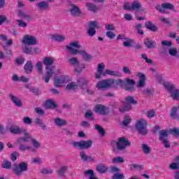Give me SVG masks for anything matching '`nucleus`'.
I'll return each instance as SVG.
<instances>
[{"label": "nucleus", "instance_id": "nucleus-18", "mask_svg": "<svg viewBox=\"0 0 179 179\" xmlns=\"http://www.w3.org/2000/svg\"><path fill=\"white\" fill-rule=\"evenodd\" d=\"M8 97H10V100L13 103L16 107H22L23 105V103H22V100L19 99L17 96L13 95V94H10L8 95Z\"/></svg>", "mask_w": 179, "mask_h": 179}, {"label": "nucleus", "instance_id": "nucleus-42", "mask_svg": "<svg viewBox=\"0 0 179 179\" xmlns=\"http://www.w3.org/2000/svg\"><path fill=\"white\" fill-rule=\"evenodd\" d=\"M141 148L145 155H149L150 153V147L148 144H142Z\"/></svg>", "mask_w": 179, "mask_h": 179}, {"label": "nucleus", "instance_id": "nucleus-15", "mask_svg": "<svg viewBox=\"0 0 179 179\" xmlns=\"http://www.w3.org/2000/svg\"><path fill=\"white\" fill-rule=\"evenodd\" d=\"M123 86H126V90H128L129 92H134L135 90V87L134 86L135 85V80L133 79L126 78L124 80Z\"/></svg>", "mask_w": 179, "mask_h": 179}, {"label": "nucleus", "instance_id": "nucleus-13", "mask_svg": "<svg viewBox=\"0 0 179 179\" xmlns=\"http://www.w3.org/2000/svg\"><path fill=\"white\" fill-rule=\"evenodd\" d=\"M9 131L10 134H13V135H19L20 134H24L25 136H27L29 135V133H27V131L24 130V129H21L18 127L12 126L9 128Z\"/></svg>", "mask_w": 179, "mask_h": 179}, {"label": "nucleus", "instance_id": "nucleus-49", "mask_svg": "<svg viewBox=\"0 0 179 179\" xmlns=\"http://www.w3.org/2000/svg\"><path fill=\"white\" fill-rule=\"evenodd\" d=\"M71 65H79V60L76 57H71L69 59Z\"/></svg>", "mask_w": 179, "mask_h": 179}, {"label": "nucleus", "instance_id": "nucleus-14", "mask_svg": "<svg viewBox=\"0 0 179 179\" xmlns=\"http://www.w3.org/2000/svg\"><path fill=\"white\" fill-rule=\"evenodd\" d=\"M89 29H87V34L90 37H93L96 34V27H97V22L90 21L88 22Z\"/></svg>", "mask_w": 179, "mask_h": 179}, {"label": "nucleus", "instance_id": "nucleus-25", "mask_svg": "<svg viewBox=\"0 0 179 179\" xmlns=\"http://www.w3.org/2000/svg\"><path fill=\"white\" fill-rule=\"evenodd\" d=\"M69 11L72 16H80V9L76 6H72Z\"/></svg>", "mask_w": 179, "mask_h": 179}, {"label": "nucleus", "instance_id": "nucleus-24", "mask_svg": "<svg viewBox=\"0 0 179 179\" xmlns=\"http://www.w3.org/2000/svg\"><path fill=\"white\" fill-rule=\"evenodd\" d=\"M123 104L131 106V104H138V101H135L134 96H127L124 100L122 101Z\"/></svg>", "mask_w": 179, "mask_h": 179}, {"label": "nucleus", "instance_id": "nucleus-4", "mask_svg": "<svg viewBox=\"0 0 179 179\" xmlns=\"http://www.w3.org/2000/svg\"><path fill=\"white\" fill-rule=\"evenodd\" d=\"M117 141L118 142L115 141H112L110 142L111 147L114 148V146H117V150H124L127 146H129V145H131V143H129L125 137L119 138Z\"/></svg>", "mask_w": 179, "mask_h": 179}, {"label": "nucleus", "instance_id": "nucleus-22", "mask_svg": "<svg viewBox=\"0 0 179 179\" xmlns=\"http://www.w3.org/2000/svg\"><path fill=\"white\" fill-rule=\"evenodd\" d=\"M36 5L39 10H48L50 9V6L45 1L36 3Z\"/></svg>", "mask_w": 179, "mask_h": 179}, {"label": "nucleus", "instance_id": "nucleus-33", "mask_svg": "<svg viewBox=\"0 0 179 179\" xmlns=\"http://www.w3.org/2000/svg\"><path fill=\"white\" fill-rule=\"evenodd\" d=\"M169 137V132L166 129H162L159 131V141H164Z\"/></svg>", "mask_w": 179, "mask_h": 179}, {"label": "nucleus", "instance_id": "nucleus-10", "mask_svg": "<svg viewBox=\"0 0 179 179\" xmlns=\"http://www.w3.org/2000/svg\"><path fill=\"white\" fill-rule=\"evenodd\" d=\"M22 43L27 44V45H36L37 44V37L29 34L24 35Z\"/></svg>", "mask_w": 179, "mask_h": 179}, {"label": "nucleus", "instance_id": "nucleus-54", "mask_svg": "<svg viewBox=\"0 0 179 179\" xmlns=\"http://www.w3.org/2000/svg\"><path fill=\"white\" fill-rule=\"evenodd\" d=\"M169 52L172 57H176V55L178 54V52L177 51V49L176 48H172L169 49Z\"/></svg>", "mask_w": 179, "mask_h": 179}, {"label": "nucleus", "instance_id": "nucleus-19", "mask_svg": "<svg viewBox=\"0 0 179 179\" xmlns=\"http://www.w3.org/2000/svg\"><path fill=\"white\" fill-rule=\"evenodd\" d=\"M144 44L145 47L148 48V50H151L152 48H156V45H157L156 41L149 38H147L144 40Z\"/></svg>", "mask_w": 179, "mask_h": 179}, {"label": "nucleus", "instance_id": "nucleus-48", "mask_svg": "<svg viewBox=\"0 0 179 179\" xmlns=\"http://www.w3.org/2000/svg\"><path fill=\"white\" fill-rule=\"evenodd\" d=\"M113 163H124V158L122 157L117 156L112 159Z\"/></svg>", "mask_w": 179, "mask_h": 179}, {"label": "nucleus", "instance_id": "nucleus-20", "mask_svg": "<svg viewBox=\"0 0 179 179\" xmlns=\"http://www.w3.org/2000/svg\"><path fill=\"white\" fill-rule=\"evenodd\" d=\"M80 157L83 162H94V158L92 156H88L86 155L85 151L80 152Z\"/></svg>", "mask_w": 179, "mask_h": 179}, {"label": "nucleus", "instance_id": "nucleus-1", "mask_svg": "<svg viewBox=\"0 0 179 179\" xmlns=\"http://www.w3.org/2000/svg\"><path fill=\"white\" fill-rule=\"evenodd\" d=\"M96 86L98 90H103V89H110V87H117V86H120L122 87L124 86V82L120 78L117 80L109 78L98 82Z\"/></svg>", "mask_w": 179, "mask_h": 179}, {"label": "nucleus", "instance_id": "nucleus-28", "mask_svg": "<svg viewBox=\"0 0 179 179\" xmlns=\"http://www.w3.org/2000/svg\"><path fill=\"white\" fill-rule=\"evenodd\" d=\"M45 108H49L50 110H54V108H57V106L54 101L50 99L45 101Z\"/></svg>", "mask_w": 179, "mask_h": 179}, {"label": "nucleus", "instance_id": "nucleus-38", "mask_svg": "<svg viewBox=\"0 0 179 179\" xmlns=\"http://www.w3.org/2000/svg\"><path fill=\"white\" fill-rule=\"evenodd\" d=\"M66 48L69 50V51H70L72 55H78V54H80V52H82V50H78L77 49H74L73 48L69 45H67Z\"/></svg>", "mask_w": 179, "mask_h": 179}, {"label": "nucleus", "instance_id": "nucleus-32", "mask_svg": "<svg viewBox=\"0 0 179 179\" xmlns=\"http://www.w3.org/2000/svg\"><path fill=\"white\" fill-rule=\"evenodd\" d=\"M66 170H68V166H63L59 170H57V173L58 177L59 178H62V177H65V173H66Z\"/></svg>", "mask_w": 179, "mask_h": 179}, {"label": "nucleus", "instance_id": "nucleus-12", "mask_svg": "<svg viewBox=\"0 0 179 179\" xmlns=\"http://www.w3.org/2000/svg\"><path fill=\"white\" fill-rule=\"evenodd\" d=\"M94 112L101 115H107L110 113V109L106 106L98 104L94 107Z\"/></svg>", "mask_w": 179, "mask_h": 179}, {"label": "nucleus", "instance_id": "nucleus-37", "mask_svg": "<svg viewBox=\"0 0 179 179\" xmlns=\"http://www.w3.org/2000/svg\"><path fill=\"white\" fill-rule=\"evenodd\" d=\"M85 176H90L89 179H99L94 177V171L92 169L84 171Z\"/></svg>", "mask_w": 179, "mask_h": 179}, {"label": "nucleus", "instance_id": "nucleus-43", "mask_svg": "<svg viewBox=\"0 0 179 179\" xmlns=\"http://www.w3.org/2000/svg\"><path fill=\"white\" fill-rule=\"evenodd\" d=\"M18 16L22 17V19H25L26 20H31V17L30 15H26L22 10L18 11Z\"/></svg>", "mask_w": 179, "mask_h": 179}, {"label": "nucleus", "instance_id": "nucleus-57", "mask_svg": "<svg viewBox=\"0 0 179 179\" xmlns=\"http://www.w3.org/2000/svg\"><path fill=\"white\" fill-rule=\"evenodd\" d=\"M19 150L21 152H24V150H30V146H27L26 145L20 144L19 146Z\"/></svg>", "mask_w": 179, "mask_h": 179}, {"label": "nucleus", "instance_id": "nucleus-5", "mask_svg": "<svg viewBox=\"0 0 179 179\" xmlns=\"http://www.w3.org/2000/svg\"><path fill=\"white\" fill-rule=\"evenodd\" d=\"M136 129L140 135L145 136L148 135V121L146 120L141 119L138 120L136 123Z\"/></svg>", "mask_w": 179, "mask_h": 179}, {"label": "nucleus", "instance_id": "nucleus-16", "mask_svg": "<svg viewBox=\"0 0 179 179\" xmlns=\"http://www.w3.org/2000/svg\"><path fill=\"white\" fill-rule=\"evenodd\" d=\"M156 9L161 13H164L166 9L173 10V9H174V6L170 3H164L161 6H157Z\"/></svg>", "mask_w": 179, "mask_h": 179}, {"label": "nucleus", "instance_id": "nucleus-60", "mask_svg": "<svg viewBox=\"0 0 179 179\" xmlns=\"http://www.w3.org/2000/svg\"><path fill=\"white\" fill-rule=\"evenodd\" d=\"M106 30H108V31H111L113 30H115V27H114V24H108L105 26Z\"/></svg>", "mask_w": 179, "mask_h": 179}, {"label": "nucleus", "instance_id": "nucleus-40", "mask_svg": "<svg viewBox=\"0 0 179 179\" xmlns=\"http://www.w3.org/2000/svg\"><path fill=\"white\" fill-rule=\"evenodd\" d=\"M169 133L179 139V129L178 128H173L169 129Z\"/></svg>", "mask_w": 179, "mask_h": 179}, {"label": "nucleus", "instance_id": "nucleus-64", "mask_svg": "<svg viewBox=\"0 0 179 179\" xmlns=\"http://www.w3.org/2000/svg\"><path fill=\"white\" fill-rule=\"evenodd\" d=\"M31 143H32L34 148H40V143H38V141H36V139L31 138Z\"/></svg>", "mask_w": 179, "mask_h": 179}, {"label": "nucleus", "instance_id": "nucleus-6", "mask_svg": "<svg viewBox=\"0 0 179 179\" xmlns=\"http://www.w3.org/2000/svg\"><path fill=\"white\" fill-rule=\"evenodd\" d=\"M73 148L75 149H90L93 146V141L92 140H83L81 141H75L72 143Z\"/></svg>", "mask_w": 179, "mask_h": 179}, {"label": "nucleus", "instance_id": "nucleus-41", "mask_svg": "<svg viewBox=\"0 0 179 179\" xmlns=\"http://www.w3.org/2000/svg\"><path fill=\"white\" fill-rule=\"evenodd\" d=\"M177 110H178V106H173L171 111V117L174 120L178 118V116L177 115Z\"/></svg>", "mask_w": 179, "mask_h": 179}, {"label": "nucleus", "instance_id": "nucleus-45", "mask_svg": "<svg viewBox=\"0 0 179 179\" xmlns=\"http://www.w3.org/2000/svg\"><path fill=\"white\" fill-rule=\"evenodd\" d=\"M36 69L40 75H43V62H38L36 63Z\"/></svg>", "mask_w": 179, "mask_h": 179}, {"label": "nucleus", "instance_id": "nucleus-35", "mask_svg": "<svg viewBox=\"0 0 179 179\" xmlns=\"http://www.w3.org/2000/svg\"><path fill=\"white\" fill-rule=\"evenodd\" d=\"M129 167L130 170H137V171H141V170H143V165H139L136 164H131Z\"/></svg>", "mask_w": 179, "mask_h": 179}, {"label": "nucleus", "instance_id": "nucleus-31", "mask_svg": "<svg viewBox=\"0 0 179 179\" xmlns=\"http://www.w3.org/2000/svg\"><path fill=\"white\" fill-rule=\"evenodd\" d=\"M77 85L81 87V89H83V87H87V85H89V81L85 78H79L77 80Z\"/></svg>", "mask_w": 179, "mask_h": 179}, {"label": "nucleus", "instance_id": "nucleus-2", "mask_svg": "<svg viewBox=\"0 0 179 179\" xmlns=\"http://www.w3.org/2000/svg\"><path fill=\"white\" fill-rule=\"evenodd\" d=\"M43 65L46 66V74L43 77V80H44L45 83H48V82H50V79L52 78V75H54V72L55 71V66H51V65L54 64V60L51 57H45L43 58Z\"/></svg>", "mask_w": 179, "mask_h": 179}, {"label": "nucleus", "instance_id": "nucleus-26", "mask_svg": "<svg viewBox=\"0 0 179 179\" xmlns=\"http://www.w3.org/2000/svg\"><path fill=\"white\" fill-rule=\"evenodd\" d=\"M24 71L25 73H31L33 72V63L31 61H28L24 66Z\"/></svg>", "mask_w": 179, "mask_h": 179}, {"label": "nucleus", "instance_id": "nucleus-36", "mask_svg": "<svg viewBox=\"0 0 179 179\" xmlns=\"http://www.w3.org/2000/svg\"><path fill=\"white\" fill-rule=\"evenodd\" d=\"M80 55H82L84 61H90L92 59V55L87 54L86 50H82L80 52Z\"/></svg>", "mask_w": 179, "mask_h": 179}, {"label": "nucleus", "instance_id": "nucleus-9", "mask_svg": "<svg viewBox=\"0 0 179 179\" xmlns=\"http://www.w3.org/2000/svg\"><path fill=\"white\" fill-rule=\"evenodd\" d=\"M27 163L21 162L13 169V172L15 176H17V177H20V176H22V174H23L24 171H27Z\"/></svg>", "mask_w": 179, "mask_h": 179}, {"label": "nucleus", "instance_id": "nucleus-52", "mask_svg": "<svg viewBox=\"0 0 179 179\" xmlns=\"http://www.w3.org/2000/svg\"><path fill=\"white\" fill-rule=\"evenodd\" d=\"M145 114L148 118H153L156 114V112L154 110H150L147 111Z\"/></svg>", "mask_w": 179, "mask_h": 179}, {"label": "nucleus", "instance_id": "nucleus-8", "mask_svg": "<svg viewBox=\"0 0 179 179\" xmlns=\"http://www.w3.org/2000/svg\"><path fill=\"white\" fill-rule=\"evenodd\" d=\"M54 83L55 87H62L69 83V77L68 76H62L60 78L56 77L54 79Z\"/></svg>", "mask_w": 179, "mask_h": 179}, {"label": "nucleus", "instance_id": "nucleus-47", "mask_svg": "<svg viewBox=\"0 0 179 179\" xmlns=\"http://www.w3.org/2000/svg\"><path fill=\"white\" fill-rule=\"evenodd\" d=\"M35 124H36V125H40L41 128H47V126L44 123H43L41 119L38 117H36L35 119Z\"/></svg>", "mask_w": 179, "mask_h": 179}, {"label": "nucleus", "instance_id": "nucleus-3", "mask_svg": "<svg viewBox=\"0 0 179 179\" xmlns=\"http://www.w3.org/2000/svg\"><path fill=\"white\" fill-rule=\"evenodd\" d=\"M106 65H104V63L98 64L97 73H95L96 79H100V78H101V75L102 76H107V75H109L110 76H116L117 78H121V76H122V73H121L120 71H111L108 69L103 71Z\"/></svg>", "mask_w": 179, "mask_h": 179}, {"label": "nucleus", "instance_id": "nucleus-34", "mask_svg": "<svg viewBox=\"0 0 179 179\" xmlns=\"http://www.w3.org/2000/svg\"><path fill=\"white\" fill-rule=\"evenodd\" d=\"M55 124L57 125V127H63L64 125H66V121L64 120L61 117H57L54 120Z\"/></svg>", "mask_w": 179, "mask_h": 179}, {"label": "nucleus", "instance_id": "nucleus-62", "mask_svg": "<svg viewBox=\"0 0 179 179\" xmlns=\"http://www.w3.org/2000/svg\"><path fill=\"white\" fill-rule=\"evenodd\" d=\"M19 27H27V24L22 20H17Z\"/></svg>", "mask_w": 179, "mask_h": 179}, {"label": "nucleus", "instance_id": "nucleus-7", "mask_svg": "<svg viewBox=\"0 0 179 179\" xmlns=\"http://www.w3.org/2000/svg\"><path fill=\"white\" fill-rule=\"evenodd\" d=\"M164 86L168 92L170 93L171 97L173 98V100H179V90L174 89V85L169 83H164Z\"/></svg>", "mask_w": 179, "mask_h": 179}, {"label": "nucleus", "instance_id": "nucleus-11", "mask_svg": "<svg viewBox=\"0 0 179 179\" xmlns=\"http://www.w3.org/2000/svg\"><path fill=\"white\" fill-rule=\"evenodd\" d=\"M124 9H127V10H139V12H143L145 10V8L141 6V3L136 1L131 3L130 6H124Z\"/></svg>", "mask_w": 179, "mask_h": 179}, {"label": "nucleus", "instance_id": "nucleus-46", "mask_svg": "<svg viewBox=\"0 0 179 179\" xmlns=\"http://www.w3.org/2000/svg\"><path fill=\"white\" fill-rule=\"evenodd\" d=\"M131 105H126L124 107H122L119 109L120 113H127V111L131 110Z\"/></svg>", "mask_w": 179, "mask_h": 179}, {"label": "nucleus", "instance_id": "nucleus-53", "mask_svg": "<svg viewBox=\"0 0 179 179\" xmlns=\"http://www.w3.org/2000/svg\"><path fill=\"white\" fill-rule=\"evenodd\" d=\"M136 30H137V33H138V34H141V36L143 35V30H142L141 24H137L136 25Z\"/></svg>", "mask_w": 179, "mask_h": 179}, {"label": "nucleus", "instance_id": "nucleus-27", "mask_svg": "<svg viewBox=\"0 0 179 179\" xmlns=\"http://www.w3.org/2000/svg\"><path fill=\"white\" fill-rule=\"evenodd\" d=\"M85 5L90 12H93L94 13H97V10H99V7H97V6H96V4L94 3L87 2L85 3Z\"/></svg>", "mask_w": 179, "mask_h": 179}, {"label": "nucleus", "instance_id": "nucleus-55", "mask_svg": "<svg viewBox=\"0 0 179 179\" xmlns=\"http://www.w3.org/2000/svg\"><path fill=\"white\" fill-rule=\"evenodd\" d=\"M69 47H74V48H82V46L80 45H79V42L78 41H74V42H71L70 43V45Z\"/></svg>", "mask_w": 179, "mask_h": 179}, {"label": "nucleus", "instance_id": "nucleus-17", "mask_svg": "<svg viewBox=\"0 0 179 179\" xmlns=\"http://www.w3.org/2000/svg\"><path fill=\"white\" fill-rule=\"evenodd\" d=\"M136 76L138 77V83L137 87H145V83H146V76L142 73H137Z\"/></svg>", "mask_w": 179, "mask_h": 179}, {"label": "nucleus", "instance_id": "nucleus-51", "mask_svg": "<svg viewBox=\"0 0 179 179\" xmlns=\"http://www.w3.org/2000/svg\"><path fill=\"white\" fill-rule=\"evenodd\" d=\"M171 170H179V164L178 162L171 163L169 166Z\"/></svg>", "mask_w": 179, "mask_h": 179}, {"label": "nucleus", "instance_id": "nucleus-63", "mask_svg": "<svg viewBox=\"0 0 179 179\" xmlns=\"http://www.w3.org/2000/svg\"><path fill=\"white\" fill-rule=\"evenodd\" d=\"M125 40H127V41L123 42L124 47H131V44H132V40L129 38Z\"/></svg>", "mask_w": 179, "mask_h": 179}, {"label": "nucleus", "instance_id": "nucleus-29", "mask_svg": "<svg viewBox=\"0 0 179 179\" xmlns=\"http://www.w3.org/2000/svg\"><path fill=\"white\" fill-rule=\"evenodd\" d=\"M145 29L150 31H157V27H156L152 22L148 21L145 23Z\"/></svg>", "mask_w": 179, "mask_h": 179}, {"label": "nucleus", "instance_id": "nucleus-30", "mask_svg": "<svg viewBox=\"0 0 179 179\" xmlns=\"http://www.w3.org/2000/svg\"><path fill=\"white\" fill-rule=\"evenodd\" d=\"M1 169H5L6 170H10L12 169V162L10 161L4 159L1 163Z\"/></svg>", "mask_w": 179, "mask_h": 179}, {"label": "nucleus", "instance_id": "nucleus-61", "mask_svg": "<svg viewBox=\"0 0 179 179\" xmlns=\"http://www.w3.org/2000/svg\"><path fill=\"white\" fill-rule=\"evenodd\" d=\"M112 179H124V174H122V173H115L112 176Z\"/></svg>", "mask_w": 179, "mask_h": 179}, {"label": "nucleus", "instance_id": "nucleus-58", "mask_svg": "<svg viewBox=\"0 0 179 179\" xmlns=\"http://www.w3.org/2000/svg\"><path fill=\"white\" fill-rule=\"evenodd\" d=\"M106 34V36H108V38H110V40H113V38H115V34L111 31H108Z\"/></svg>", "mask_w": 179, "mask_h": 179}, {"label": "nucleus", "instance_id": "nucleus-39", "mask_svg": "<svg viewBox=\"0 0 179 179\" xmlns=\"http://www.w3.org/2000/svg\"><path fill=\"white\" fill-rule=\"evenodd\" d=\"M94 128L96 131H97L99 134L101 135V136H104V135H106V131L99 124H95Z\"/></svg>", "mask_w": 179, "mask_h": 179}, {"label": "nucleus", "instance_id": "nucleus-23", "mask_svg": "<svg viewBox=\"0 0 179 179\" xmlns=\"http://www.w3.org/2000/svg\"><path fill=\"white\" fill-rule=\"evenodd\" d=\"M50 38L52 40V41H57L58 43H61L65 40V37L59 34H51L50 35Z\"/></svg>", "mask_w": 179, "mask_h": 179}, {"label": "nucleus", "instance_id": "nucleus-56", "mask_svg": "<svg viewBox=\"0 0 179 179\" xmlns=\"http://www.w3.org/2000/svg\"><path fill=\"white\" fill-rule=\"evenodd\" d=\"M22 121H23L24 124H25L26 125H30L33 122L31 121V118H30L29 117H24L23 118Z\"/></svg>", "mask_w": 179, "mask_h": 179}, {"label": "nucleus", "instance_id": "nucleus-59", "mask_svg": "<svg viewBox=\"0 0 179 179\" xmlns=\"http://www.w3.org/2000/svg\"><path fill=\"white\" fill-rule=\"evenodd\" d=\"M129 122H131V118L129 117V116L126 115L124 116V120H123V125H124L125 127H127V125H128V124H129Z\"/></svg>", "mask_w": 179, "mask_h": 179}, {"label": "nucleus", "instance_id": "nucleus-50", "mask_svg": "<svg viewBox=\"0 0 179 179\" xmlns=\"http://www.w3.org/2000/svg\"><path fill=\"white\" fill-rule=\"evenodd\" d=\"M22 52H24V54H27L28 55H31V48L27 46L22 47Z\"/></svg>", "mask_w": 179, "mask_h": 179}, {"label": "nucleus", "instance_id": "nucleus-44", "mask_svg": "<svg viewBox=\"0 0 179 179\" xmlns=\"http://www.w3.org/2000/svg\"><path fill=\"white\" fill-rule=\"evenodd\" d=\"M78 85H76L75 83H69L67 85H66V89H68L69 90H76V89H78Z\"/></svg>", "mask_w": 179, "mask_h": 179}, {"label": "nucleus", "instance_id": "nucleus-21", "mask_svg": "<svg viewBox=\"0 0 179 179\" xmlns=\"http://www.w3.org/2000/svg\"><path fill=\"white\" fill-rule=\"evenodd\" d=\"M96 170L100 174H106L108 171V167L103 164H99L96 166Z\"/></svg>", "mask_w": 179, "mask_h": 179}]
</instances>
